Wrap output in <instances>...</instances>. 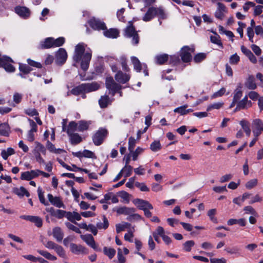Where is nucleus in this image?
Here are the masks:
<instances>
[{
    "mask_svg": "<svg viewBox=\"0 0 263 263\" xmlns=\"http://www.w3.org/2000/svg\"><path fill=\"white\" fill-rule=\"evenodd\" d=\"M91 56V51L90 49L85 51V45L81 43L75 47L73 60L76 63L81 61V68L85 72L88 69Z\"/></svg>",
    "mask_w": 263,
    "mask_h": 263,
    "instance_id": "nucleus-1",
    "label": "nucleus"
},
{
    "mask_svg": "<svg viewBox=\"0 0 263 263\" xmlns=\"http://www.w3.org/2000/svg\"><path fill=\"white\" fill-rule=\"evenodd\" d=\"M108 135V131L104 128H100L92 136V139L94 144L99 146L103 142Z\"/></svg>",
    "mask_w": 263,
    "mask_h": 263,
    "instance_id": "nucleus-2",
    "label": "nucleus"
},
{
    "mask_svg": "<svg viewBox=\"0 0 263 263\" xmlns=\"http://www.w3.org/2000/svg\"><path fill=\"white\" fill-rule=\"evenodd\" d=\"M125 36L126 37H132V43L134 45H137L139 42V35L132 24L128 26L125 29Z\"/></svg>",
    "mask_w": 263,
    "mask_h": 263,
    "instance_id": "nucleus-3",
    "label": "nucleus"
},
{
    "mask_svg": "<svg viewBox=\"0 0 263 263\" xmlns=\"http://www.w3.org/2000/svg\"><path fill=\"white\" fill-rule=\"evenodd\" d=\"M13 60L8 56H3L0 57V67L4 68L7 72H13L15 68L11 64Z\"/></svg>",
    "mask_w": 263,
    "mask_h": 263,
    "instance_id": "nucleus-4",
    "label": "nucleus"
},
{
    "mask_svg": "<svg viewBox=\"0 0 263 263\" xmlns=\"http://www.w3.org/2000/svg\"><path fill=\"white\" fill-rule=\"evenodd\" d=\"M194 52V49L189 46H185L183 47L181 50L180 56L183 62H189L192 60V53Z\"/></svg>",
    "mask_w": 263,
    "mask_h": 263,
    "instance_id": "nucleus-5",
    "label": "nucleus"
},
{
    "mask_svg": "<svg viewBox=\"0 0 263 263\" xmlns=\"http://www.w3.org/2000/svg\"><path fill=\"white\" fill-rule=\"evenodd\" d=\"M252 132L254 137H259L263 132V122L260 119H255L252 121Z\"/></svg>",
    "mask_w": 263,
    "mask_h": 263,
    "instance_id": "nucleus-6",
    "label": "nucleus"
},
{
    "mask_svg": "<svg viewBox=\"0 0 263 263\" xmlns=\"http://www.w3.org/2000/svg\"><path fill=\"white\" fill-rule=\"evenodd\" d=\"M88 23L89 26L95 30H103L106 29L105 24L100 20L92 18L89 20Z\"/></svg>",
    "mask_w": 263,
    "mask_h": 263,
    "instance_id": "nucleus-7",
    "label": "nucleus"
},
{
    "mask_svg": "<svg viewBox=\"0 0 263 263\" xmlns=\"http://www.w3.org/2000/svg\"><path fill=\"white\" fill-rule=\"evenodd\" d=\"M134 204L137 206V208L143 211L146 209H153V206L148 201L137 198L133 200Z\"/></svg>",
    "mask_w": 263,
    "mask_h": 263,
    "instance_id": "nucleus-8",
    "label": "nucleus"
},
{
    "mask_svg": "<svg viewBox=\"0 0 263 263\" xmlns=\"http://www.w3.org/2000/svg\"><path fill=\"white\" fill-rule=\"evenodd\" d=\"M20 218L29 221L33 223L38 228L42 226L43 220L42 219L36 216H30V215H21Z\"/></svg>",
    "mask_w": 263,
    "mask_h": 263,
    "instance_id": "nucleus-9",
    "label": "nucleus"
},
{
    "mask_svg": "<svg viewBox=\"0 0 263 263\" xmlns=\"http://www.w3.org/2000/svg\"><path fill=\"white\" fill-rule=\"evenodd\" d=\"M47 198L49 201L52 205L58 208H62L64 209L65 208L64 204L60 197H54L52 194H48L47 195Z\"/></svg>",
    "mask_w": 263,
    "mask_h": 263,
    "instance_id": "nucleus-10",
    "label": "nucleus"
},
{
    "mask_svg": "<svg viewBox=\"0 0 263 263\" xmlns=\"http://www.w3.org/2000/svg\"><path fill=\"white\" fill-rule=\"evenodd\" d=\"M67 58V54L65 49L60 48L55 54L56 62L59 64H64Z\"/></svg>",
    "mask_w": 263,
    "mask_h": 263,
    "instance_id": "nucleus-11",
    "label": "nucleus"
},
{
    "mask_svg": "<svg viewBox=\"0 0 263 263\" xmlns=\"http://www.w3.org/2000/svg\"><path fill=\"white\" fill-rule=\"evenodd\" d=\"M15 12L21 17L27 18L30 15V11L28 8L23 6H16Z\"/></svg>",
    "mask_w": 263,
    "mask_h": 263,
    "instance_id": "nucleus-12",
    "label": "nucleus"
},
{
    "mask_svg": "<svg viewBox=\"0 0 263 263\" xmlns=\"http://www.w3.org/2000/svg\"><path fill=\"white\" fill-rule=\"evenodd\" d=\"M82 85L84 93L96 91L99 88V85L96 82L90 83H83Z\"/></svg>",
    "mask_w": 263,
    "mask_h": 263,
    "instance_id": "nucleus-13",
    "label": "nucleus"
},
{
    "mask_svg": "<svg viewBox=\"0 0 263 263\" xmlns=\"http://www.w3.org/2000/svg\"><path fill=\"white\" fill-rule=\"evenodd\" d=\"M116 80L122 84H125L130 79V76L128 74L124 73L121 71H119L115 76Z\"/></svg>",
    "mask_w": 263,
    "mask_h": 263,
    "instance_id": "nucleus-14",
    "label": "nucleus"
},
{
    "mask_svg": "<svg viewBox=\"0 0 263 263\" xmlns=\"http://www.w3.org/2000/svg\"><path fill=\"white\" fill-rule=\"evenodd\" d=\"M217 8L215 12V16L220 20L224 17V12L227 11L226 6L221 3L218 2L217 4Z\"/></svg>",
    "mask_w": 263,
    "mask_h": 263,
    "instance_id": "nucleus-15",
    "label": "nucleus"
},
{
    "mask_svg": "<svg viewBox=\"0 0 263 263\" xmlns=\"http://www.w3.org/2000/svg\"><path fill=\"white\" fill-rule=\"evenodd\" d=\"M53 47V37H49L46 38L44 41H41L38 48L44 49Z\"/></svg>",
    "mask_w": 263,
    "mask_h": 263,
    "instance_id": "nucleus-16",
    "label": "nucleus"
},
{
    "mask_svg": "<svg viewBox=\"0 0 263 263\" xmlns=\"http://www.w3.org/2000/svg\"><path fill=\"white\" fill-rule=\"evenodd\" d=\"M156 7H149L144 15L142 17V20L144 22H149L156 16Z\"/></svg>",
    "mask_w": 263,
    "mask_h": 263,
    "instance_id": "nucleus-17",
    "label": "nucleus"
},
{
    "mask_svg": "<svg viewBox=\"0 0 263 263\" xmlns=\"http://www.w3.org/2000/svg\"><path fill=\"white\" fill-rule=\"evenodd\" d=\"M65 217L71 222L74 223L76 224H77L78 223L76 222V220H80L81 219V214H79L77 212H67Z\"/></svg>",
    "mask_w": 263,
    "mask_h": 263,
    "instance_id": "nucleus-18",
    "label": "nucleus"
},
{
    "mask_svg": "<svg viewBox=\"0 0 263 263\" xmlns=\"http://www.w3.org/2000/svg\"><path fill=\"white\" fill-rule=\"evenodd\" d=\"M103 30V34L107 37L115 39L119 35V32L117 29L110 28L108 30L106 28Z\"/></svg>",
    "mask_w": 263,
    "mask_h": 263,
    "instance_id": "nucleus-19",
    "label": "nucleus"
},
{
    "mask_svg": "<svg viewBox=\"0 0 263 263\" xmlns=\"http://www.w3.org/2000/svg\"><path fill=\"white\" fill-rule=\"evenodd\" d=\"M245 86L249 89L254 90L256 88L255 79L253 76L250 75L245 83Z\"/></svg>",
    "mask_w": 263,
    "mask_h": 263,
    "instance_id": "nucleus-20",
    "label": "nucleus"
},
{
    "mask_svg": "<svg viewBox=\"0 0 263 263\" xmlns=\"http://www.w3.org/2000/svg\"><path fill=\"white\" fill-rule=\"evenodd\" d=\"M13 193L20 197H23L24 195L27 197L30 196L29 193L23 186H21L20 188H14Z\"/></svg>",
    "mask_w": 263,
    "mask_h": 263,
    "instance_id": "nucleus-21",
    "label": "nucleus"
},
{
    "mask_svg": "<svg viewBox=\"0 0 263 263\" xmlns=\"http://www.w3.org/2000/svg\"><path fill=\"white\" fill-rule=\"evenodd\" d=\"M169 56L167 54L163 53L156 55L155 59L157 64L162 65L168 61Z\"/></svg>",
    "mask_w": 263,
    "mask_h": 263,
    "instance_id": "nucleus-22",
    "label": "nucleus"
},
{
    "mask_svg": "<svg viewBox=\"0 0 263 263\" xmlns=\"http://www.w3.org/2000/svg\"><path fill=\"white\" fill-rule=\"evenodd\" d=\"M77 124L78 130L80 132H83L88 129L89 125L91 124V121L81 120L79 121Z\"/></svg>",
    "mask_w": 263,
    "mask_h": 263,
    "instance_id": "nucleus-23",
    "label": "nucleus"
},
{
    "mask_svg": "<svg viewBox=\"0 0 263 263\" xmlns=\"http://www.w3.org/2000/svg\"><path fill=\"white\" fill-rule=\"evenodd\" d=\"M68 135L72 145L78 144L82 141V137L78 133H72Z\"/></svg>",
    "mask_w": 263,
    "mask_h": 263,
    "instance_id": "nucleus-24",
    "label": "nucleus"
},
{
    "mask_svg": "<svg viewBox=\"0 0 263 263\" xmlns=\"http://www.w3.org/2000/svg\"><path fill=\"white\" fill-rule=\"evenodd\" d=\"M131 61L134 65V69L138 72L141 71L143 68V64L141 63L139 59L136 57H132Z\"/></svg>",
    "mask_w": 263,
    "mask_h": 263,
    "instance_id": "nucleus-25",
    "label": "nucleus"
},
{
    "mask_svg": "<svg viewBox=\"0 0 263 263\" xmlns=\"http://www.w3.org/2000/svg\"><path fill=\"white\" fill-rule=\"evenodd\" d=\"M52 234L53 237L58 241H61L63 238V233L61 229L59 227H55L53 229Z\"/></svg>",
    "mask_w": 263,
    "mask_h": 263,
    "instance_id": "nucleus-26",
    "label": "nucleus"
},
{
    "mask_svg": "<svg viewBox=\"0 0 263 263\" xmlns=\"http://www.w3.org/2000/svg\"><path fill=\"white\" fill-rule=\"evenodd\" d=\"M241 88V85L240 84L234 91L233 100L237 102L240 100L242 96Z\"/></svg>",
    "mask_w": 263,
    "mask_h": 263,
    "instance_id": "nucleus-27",
    "label": "nucleus"
},
{
    "mask_svg": "<svg viewBox=\"0 0 263 263\" xmlns=\"http://www.w3.org/2000/svg\"><path fill=\"white\" fill-rule=\"evenodd\" d=\"M81 238L90 247H95V240L91 234L82 235Z\"/></svg>",
    "mask_w": 263,
    "mask_h": 263,
    "instance_id": "nucleus-28",
    "label": "nucleus"
},
{
    "mask_svg": "<svg viewBox=\"0 0 263 263\" xmlns=\"http://www.w3.org/2000/svg\"><path fill=\"white\" fill-rule=\"evenodd\" d=\"M156 16L159 17L160 24H161V22L160 20L166 19L167 18V14L164 10L161 7H156Z\"/></svg>",
    "mask_w": 263,
    "mask_h": 263,
    "instance_id": "nucleus-29",
    "label": "nucleus"
},
{
    "mask_svg": "<svg viewBox=\"0 0 263 263\" xmlns=\"http://www.w3.org/2000/svg\"><path fill=\"white\" fill-rule=\"evenodd\" d=\"M14 153V150L11 147H9L7 150L3 149L2 151L1 156L4 160H6L10 156L13 155Z\"/></svg>",
    "mask_w": 263,
    "mask_h": 263,
    "instance_id": "nucleus-30",
    "label": "nucleus"
},
{
    "mask_svg": "<svg viewBox=\"0 0 263 263\" xmlns=\"http://www.w3.org/2000/svg\"><path fill=\"white\" fill-rule=\"evenodd\" d=\"M78 130V124L74 121L70 122L67 128L66 129V132L68 135L74 133V132Z\"/></svg>",
    "mask_w": 263,
    "mask_h": 263,
    "instance_id": "nucleus-31",
    "label": "nucleus"
},
{
    "mask_svg": "<svg viewBox=\"0 0 263 263\" xmlns=\"http://www.w3.org/2000/svg\"><path fill=\"white\" fill-rule=\"evenodd\" d=\"M109 98L108 96H102L99 100V104L101 108H106L108 104Z\"/></svg>",
    "mask_w": 263,
    "mask_h": 263,
    "instance_id": "nucleus-32",
    "label": "nucleus"
},
{
    "mask_svg": "<svg viewBox=\"0 0 263 263\" xmlns=\"http://www.w3.org/2000/svg\"><path fill=\"white\" fill-rule=\"evenodd\" d=\"M70 250L72 253L77 255H84L88 253L86 248H71Z\"/></svg>",
    "mask_w": 263,
    "mask_h": 263,
    "instance_id": "nucleus-33",
    "label": "nucleus"
},
{
    "mask_svg": "<svg viewBox=\"0 0 263 263\" xmlns=\"http://www.w3.org/2000/svg\"><path fill=\"white\" fill-rule=\"evenodd\" d=\"M213 33L215 34V35H214V36L211 35V37H210L211 42L212 43L216 44V45H218L219 46L222 48L223 47L222 44L220 41V36L218 34H217V33L215 32H213Z\"/></svg>",
    "mask_w": 263,
    "mask_h": 263,
    "instance_id": "nucleus-34",
    "label": "nucleus"
},
{
    "mask_svg": "<svg viewBox=\"0 0 263 263\" xmlns=\"http://www.w3.org/2000/svg\"><path fill=\"white\" fill-rule=\"evenodd\" d=\"M19 70L21 73L27 74L30 72L32 70V68L27 64L20 63L19 64Z\"/></svg>",
    "mask_w": 263,
    "mask_h": 263,
    "instance_id": "nucleus-35",
    "label": "nucleus"
},
{
    "mask_svg": "<svg viewBox=\"0 0 263 263\" xmlns=\"http://www.w3.org/2000/svg\"><path fill=\"white\" fill-rule=\"evenodd\" d=\"M9 128L7 124H0V136H8Z\"/></svg>",
    "mask_w": 263,
    "mask_h": 263,
    "instance_id": "nucleus-36",
    "label": "nucleus"
},
{
    "mask_svg": "<svg viewBox=\"0 0 263 263\" xmlns=\"http://www.w3.org/2000/svg\"><path fill=\"white\" fill-rule=\"evenodd\" d=\"M103 222H98L97 223V228L99 229H106L109 226V222L107 218L104 216H103Z\"/></svg>",
    "mask_w": 263,
    "mask_h": 263,
    "instance_id": "nucleus-37",
    "label": "nucleus"
},
{
    "mask_svg": "<svg viewBox=\"0 0 263 263\" xmlns=\"http://www.w3.org/2000/svg\"><path fill=\"white\" fill-rule=\"evenodd\" d=\"M71 93L75 96H78L81 93H84L82 84L72 88L71 90Z\"/></svg>",
    "mask_w": 263,
    "mask_h": 263,
    "instance_id": "nucleus-38",
    "label": "nucleus"
},
{
    "mask_svg": "<svg viewBox=\"0 0 263 263\" xmlns=\"http://www.w3.org/2000/svg\"><path fill=\"white\" fill-rule=\"evenodd\" d=\"M150 148L153 152H157L161 149V145L159 140H155L150 145Z\"/></svg>",
    "mask_w": 263,
    "mask_h": 263,
    "instance_id": "nucleus-39",
    "label": "nucleus"
},
{
    "mask_svg": "<svg viewBox=\"0 0 263 263\" xmlns=\"http://www.w3.org/2000/svg\"><path fill=\"white\" fill-rule=\"evenodd\" d=\"M225 251L230 255L238 256L240 254L239 250L237 248H226Z\"/></svg>",
    "mask_w": 263,
    "mask_h": 263,
    "instance_id": "nucleus-40",
    "label": "nucleus"
},
{
    "mask_svg": "<svg viewBox=\"0 0 263 263\" xmlns=\"http://www.w3.org/2000/svg\"><path fill=\"white\" fill-rule=\"evenodd\" d=\"M116 252V250L111 248H104L103 249L104 253L109 258H112L114 256Z\"/></svg>",
    "mask_w": 263,
    "mask_h": 263,
    "instance_id": "nucleus-41",
    "label": "nucleus"
},
{
    "mask_svg": "<svg viewBox=\"0 0 263 263\" xmlns=\"http://www.w3.org/2000/svg\"><path fill=\"white\" fill-rule=\"evenodd\" d=\"M223 104L222 102L214 103L207 107L206 111H209L214 109H218L223 105Z\"/></svg>",
    "mask_w": 263,
    "mask_h": 263,
    "instance_id": "nucleus-42",
    "label": "nucleus"
},
{
    "mask_svg": "<svg viewBox=\"0 0 263 263\" xmlns=\"http://www.w3.org/2000/svg\"><path fill=\"white\" fill-rule=\"evenodd\" d=\"M121 171H122L123 173H124V177L126 178L132 175L133 167L131 165H125V166L121 170Z\"/></svg>",
    "mask_w": 263,
    "mask_h": 263,
    "instance_id": "nucleus-43",
    "label": "nucleus"
},
{
    "mask_svg": "<svg viewBox=\"0 0 263 263\" xmlns=\"http://www.w3.org/2000/svg\"><path fill=\"white\" fill-rule=\"evenodd\" d=\"M258 183L257 179H253L248 181L245 184L246 187L248 190H251L256 186Z\"/></svg>",
    "mask_w": 263,
    "mask_h": 263,
    "instance_id": "nucleus-44",
    "label": "nucleus"
},
{
    "mask_svg": "<svg viewBox=\"0 0 263 263\" xmlns=\"http://www.w3.org/2000/svg\"><path fill=\"white\" fill-rule=\"evenodd\" d=\"M65 38L64 37H59L57 39L53 37V43L54 47H57L62 46L65 43Z\"/></svg>",
    "mask_w": 263,
    "mask_h": 263,
    "instance_id": "nucleus-45",
    "label": "nucleus"
},
{
    "mask_svg": "<svg viewBox=\"0 0 263 263\" xmlns=\"http://www.w3.org/2000/svg\"><path fill=\"white\" fill-rule=\"evenodd\" d=\"M206 57V54L205 53H199L196 54L194 58V60L195 63H200L204 60Z\"/></svg>",
    "mask_w": 263,
    "mask_h": 263,
    "instance_id": "nucleus-46",
    "label": "nucleus"
},
{
    "mask_svg": "<svg viewBox=\"0 0 263 263\" xmlns=\"http://www.w3.org/2000/svg\"><path fill=\"white\" fill-rule=\"evenodd\" d=\"M38 252L48 259L51 260H55L57 259V257L55 256L51 255L46 251L38 250Z\"/></svg>",
    "mask_w": 263,
    "mask_h": 263,
    "instance_id": "nucleus-47",
    "label": "nucleus"
},
{
    "mask_svg": "<svg viewBox=\"0 0 263 263\" xmlns=\"http://www.w3.org/2000/svg\"><path fill=\"white\" fill-rule=\"evenodd\" d=\"M144 149L140 147H138L135 151H133V152L131 153L132 154L133 160L134 161L137 160L139 155L142 153Z\"/></svg>",
    "mask_w": 263,
    "mask_h": 263,
    "instance_id": "nucleus-48",
    "label": "nucleus"
},
{
    "mask_svg": "<svg viewBox=\"0 0 263 263\" xmlns=\"http://www.w3.org/2000/svg\"><path fill=\"white\" fill-rule=\"evenodd\" d=\"M37 193L40 201L45 205H48L49 204V202L45 200V198L44 197L43 193L42 192V190L40 189V187L38 188Z\"/></svg>",
    "mask_w": 263,
    "mask_h": 263,
    "instance_id": "nucleus-49",
    "label": "nucleus"
},
{
    "mask_svg": "<svg viewBox=\"0 0 263 263\" xmlns=\"http://www.w3.org/2000/svg\"><path fill=\"white\" fill-rule=\"evenodd\" d=\"M136 139L134 137H129L128 139V151L130 152V153L133 152L136 145Z\"/></svg>",
    "mask_w": 263,
    "mask_h": 263,
    "instance_id": "nucleus-50",
    "label": "nucleus"
},
{
    "mask_svg": "<svg viewBox=\"0 0 263 263\" xmlns=\"http://www.w3.org/2000/svg\"><path fill=\"white\" fill-rule=\"evenodd\" d=\"M142 219V217L138 214L133 213V214L128 216L126 218V220L129 221H133L135 220H140Z\"/></svg>",
    "mask_w": 263,
    "mask_h": 263,
    "instance_id": "nucleus-51",
    "label": "nucleus"
},
{
    "mask_svg": "<svg viewBox=\"0 0 263 263\" xmlns=\"http://www.w3.org/2000/svg\"><path fill=\"white\" fill-rule=\"evenodd\" d=\"M120 62L122 65V69L125 71H128L129 68H128L127 64V59L124 56L120 57Z\"/></svg>",
    "mask_w": 263,
    "mask_h": 263,
    "instance_id": "nucleus-52",
    "label": "nucleus"
},
{
    "mask_svg": "<svg viewBox=\"0 0 263 263\" xmlns=\"http://www.w3.org/2000/svg\"><path fill=\"white\" fill-rule=\"evenodd\" d=\"M187 107V105H184L177 108H176L174 111L175 112H177L180 115H186V108Z\"/></svg>",
    "mask_w": 263,
    "mask_h": 263,
    "instance_id": "nucleus-53",
    "label": "nucleus"
},
{
    "mask_svg": "<svg viewBox=\"0 0 263 263\" xmlns=\"http://www.w3.org/2000/svg\"><path fill=\"white\" fill-rule=\"evenodd\" d=\"M135 184V186L137 187H138L140 190L141 191L148 192L149 191V188L144 183L136 182Z\"/></svg>",
    "mask_w": 263,
    "mask_h": 263,
    "instance_id": "nucleus-54",
    "label": "nucleus"
},
{
    "mask_svg": "<svg viewBox=\"0 0 263 263\" xmlns=\"http://www.w3.org/2000/svg\"><path fill=\"white\" fill-rule=\"evenodd\" d=\"M65 225L67 227V228H68L69 230H71L77 233L80 234L81 233V231L80 230L78 227L74 226L73 224L70 222H68L65 223Z\"/></svg>",
    "mask_w": 263,
    "mask_h": 263,
    "instance_id": "nucleus-55",
    "label": "nucleus"
},
{
    "mask_svg": "<svg viewBox=\"0 0 263 263\" xmlns=\"http://www.w3.org/2000/svg\"><path fill=\"white\" fill-rule=\"evenodd\" d=\"M239 124L241 125L244 132L250 129V123L246 120L243 119L241 120L239 122Z\"/></svg>",
    "mask_w": 263,
    "mask_h": 263,
    "instance_id": "nucleus-56",
    "label": "nucleus"
},
{
    "mask_svg": "<svg viewBox=\"0 0 263 263\" xmlns=\"http://www.w3.org/2000/svg\"><path fill=\"white\" fill-rule=\"evenodd\" d=\"M20 178L21 180H28V181H29V180H31V179H32L30 171H26V172L22 173L21 174Z\"/></svg>",
    "mask_w": 263,
    "mask_h": 263,
    "instance_id": "nucleus-57",
    "label": "nucleus"
},
{
    "mask_svg": "<svg viewBox=\"0 0 263 263\" xmlns=\"http://www.w3.org/2000/svg\"><path fill=\"white\" fill-rule=\"evenodd\" d=\"M27 63L29 65L37 68H41L42 67V65L40 63L34 61L30 59H27Z\"/></svg>",
    "mask_w": 263,
    "mask_h": 263,
    "instance_id": "nucleus-58",
    "label": "nucleus"
},
{
    "mask_svg": "<svg viewBox=\"0 0 263 263\" xmlns=\"http://www.w3.org/2000/svg\"><path fill=\"white\" fill-rule=\"evenodd\" d=\"M239 60V57L235 53L230 57L229 62L231 64H236L238 63Z\"/></svg>",
    "mask_w": 263,
    "mask_h": 263,
    "instance_id": "nucleus-59",
    "label": "nucleus"
},
{
    "mask_svg": "<svg viewBox=\"0 0 263 263\" xmlns=\"http://www.w3.org/2000/svg\"><path fill=\"white\" fill-rule=\"evenodd\" d=\"M127 226H130V224L128 223H125L124 224H117L116 226L117 233H119L124 231Z\"/></svg>",
    "mask_w": 263,
    "mask_h": 263,
    "instance_id": "nucleus-60",
    "label": "nucleus"
},
{
    "mask_svg": "<svg viewBox=\"0 0 263 263\" xmlns=\"http://www.w3.org/2000/svg\"><path fill=\"white\" fill-rule=\"evenodd\" d=\"M247 34L249 37V41L253 43L254 42L253 37H254V35L253 29L252 28V27H248Z\"/></svg>",
    "mask_w": 263,
    "mask_h": 263,
    "instance_id": "nucleus-61",
    "label": "nucleus"
},
{
    "mask_svg": "<svg viewBox=\"0 0 263 263\" xmlns=\"http://www.w3.org/2000/svg\"><path fill=\"white\" fill-rule=\"evenodd\" d=\"M67 213V212H66L63 210H57L54 216L57 217L58 219H61L63 217L65 216Z\"/></svg>",
    "mask_w": 263,
    "mask_h": 263,
    "instance_id": "nucleus-62",
    "label": "nucleus"
},
{
    "mask_svg": "<svg viewBox=\"0 0 263 263\" xmlns=\"http://www.w3.org/2000/svg\"><path fill=\"white\" fill-rule=\"evenodd\" d=\"M22 98L23 95L22 94L18 92H15L13 97V101L15 103L18 104L21 102Z\"/></svg>",
    "mask_w": 263,
    "mask_h": 263,
    "instance_id": "nucleus-63",
    "label": "nucleus"
},
{
    "mask_svg": "<svg viewBox=\"0 0 263 263\" xmlns=\"http://www.w3.org/2000/svg\"><path fill=\"white\" fill-rule=\"evenodd\" d=\"M249 97L252 100L255 101L258 99L260 97L259 94L254 91H251L248 93Z\"/></svg>",
    "mask_w": 263,
    "mask_h": 263,
    "instance_id": "nucleus-64",
    "label": "nucleus"
}]
</instances>
